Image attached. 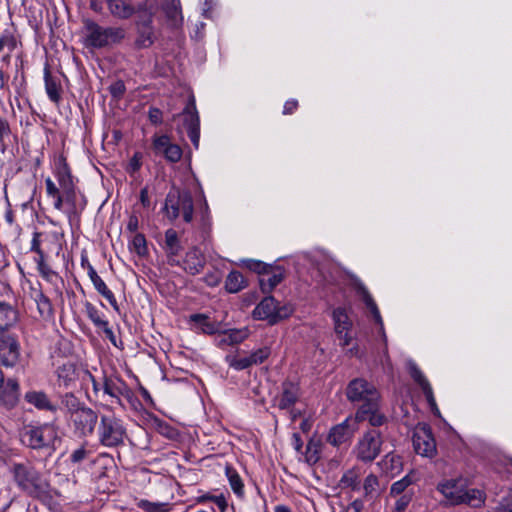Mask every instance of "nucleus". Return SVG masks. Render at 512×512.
<instances>
[{"label": "nucleus", "instance_id": "f257e3e1", "mask_svg": "<svg viewBox=\"0 0 512 512\" xmlns=\"http://www.w3.org/2000/svg\"><path fill=\"white\" fill-rule=\"evenodd\" d=\"M12 473L18 488L28 496L41 501L51 498L49 482L33 466L16 463L12 467Z\"/></svg>", "mask_w": 512, "mask_h": 512}, {"label": "nucleus", "instance_id": "f03ea898", "mask_svg": "<svg viewBox=\"0 0 512 512\" xmlns=\"http://www.w3.org/2000/svg\"><path fill=\"white\" fill-rule=\"evenodd\" d=\"M84 24V45L86 48L100 49L120 42L125 38V30L122 28H104L91 19H86Z\"/></svg>", "mask_w": 512, "mask_h": 512}, {"label": "nucleus", "instance_id": "7ed1b4c3", "mask_svg": "<svg viewBox=\"0 0 512 512\" xmlns=\"http://www.w3.org/2000/svg\"><path fill=\"white\" fill-rule=\"evenodd\" d=\"M21 442L35 450L51 448L58 440L57 427L50 423L26 425L20 431Z\"/></svg>", "mask_w": 512, "mask_h": 512}, {"label": "nucleus", "instance_id": "20e7f679", "mask_svg": "<svg viewBox=\"0 0 512 512\" xmlns=\"http://www.w3.org/2000/svg\"><path fill=\"white\" fill-rule=\"evenodd\" d=\"M164 210L170 220L177 219L180 214L186 223L193 219V199L189 192L171 189L166 196Z\"/></svg>", "mask_w": 512, "mask_h": 512}, {"label": "nucleus", "instance_id": "39448f33", "mask_svg": "<svg viewBox=\"0 0 512 512\" xmlns=\"http://www.w3.org/2000/svg\"><path fill=\"white\" fill-rule=\"evenodd\" d=\"M294 309L291 304L280 305L273 296H267L253 310V317L257 320H266L270 325L288 318Z\"/></svg>", "mask_w": 512, "mask_h": 512}, {"label": "nucleus", "instance_id": "423d86ee", "mask_svg": "<svg viewBox=\"0 0 512 512\" xmlns=\"http://www.w3.org/2000/svg\"><path fill=\"white\" fill-rule=\"evenodd\" d=\"M383 439L381 433L372 429L363 434L353 449L355 457L362 462L370 463L381 453Z\"/></svg>", "mask_w": 512, "mask_h": 512}, {"label": "nucleus", "instance_id": "0eeeda50", "mask_svg": "<svg viewBox=\"0 0 512 512\" xmlns=\"http://www.w3.org/2000/svg\"><path fill=\"white\" fill-rule=\"evenodd\" d=\"M346 396L351 402L361 403L360 406L375 405L376 401H380L376 387L364 378L351 380L346 388Z\"/></svg>", "mask_w": 512, "mask_h": 512}, {"label": "nucleus", "instance_id": "6e6552de", "mask_svg": "<svg viewBox=\"0 0 512 512\" xmlns=\"http://www.w3.org/2000/svg\"><path fill=\"white\" fill-rule=\"evenodd\" d=\"M126 428L115 415L101 416L98 428L99 440L105 446H116L123 443Z\"/></svg>", "mask_w": 512, "mask_h": 512}, {"label": "nucleus", "instance_id": "1a4fd4ad", "mask_svg": "<svg viewBox=\"0 0 512 512\" xmlns=\"http://www.w3.org/2000/svg\"><path fill=\"white\" fill-rule=\"evenodd\" d=\"M98 419L97 412L86 406L67 420L75 436L86 438L93 435Z\"/></svg>", "mask_w": 512, "mask_h": 512}, {"label": "nucleus", "instance_id": "9d476101", "mask_svg": "<svg viewBox=\"0 0 512 512\" xmlns=\"http://www.w3.org/2000/svg\"><path fill=\"white\" fill-rule=\"evenodd\" d=\"M63 212L70 223L79 222L80 216L86 207L84 195L76 191V187L62 191Z\"/></svg>", "mask_w": 512, "mask_h": 512}, {"label": "nucleus", "instance_id": "9b49d317", "mask_svg": "<svg viewBox=\"0 0 512 512\" xmlns=\"http://www.w3.org/2000/svg\"><path fill=\"white\" fill-rule=\"evenodd\" d=\"M412 440L417 454L429 458L436 454V442L428 425L419 424L416 426Z\"/></svg>", "mask_w": 512, "mask_h": 512}, {"label": "nucleus", "instance_id": "f8f14e48", "mask_svg": "<svg viewBox=\"0 0 512 512\" xmlns=\"http://www.w3.org/2000/svg\"><path fill=\"white\" fill-rule=\"evenodd\" d=\"M110 399L111 405L117 404L125 409L124 400L128 401V387L126 383L116 376L103 377V397Z\"/></svg>", "mask_w": 512, "mask_h": 512}, {"label": "nucleus", "instance_id": "ddd939ff", "mask_svg": "<svg viewBox=\"0 0 512 512\" xmlns=\"http://www.w3.org/2000/svg\"><path fill=\"white\" fill-rule=\"evenodd\" d=\"M20 359V343L11 335L0 337V364L5 367H14Z\"/></svg>", "mask_w": 512, "mask_h": 512}, {"label": "nucleus", "instance_id": "4468645a", "mask_svg": "<svg viewBox=\"0 0 512 512\" xmlns=\"http://www.w3.org/2000/svg\"><path fill=\"white\" fill-rule=\"evenodd\" d=\"M184 127L187 131V135L191 140L194 147H199L200 140V120L194 101L189 103L182 112Z\"/></svg>", "mask_w": 512, "mask_h": 512}, {"label": "nucleus", "instance_id": "2eb2a0df", "mask_svg": "<svg viewBox=\"0 0 512 512\" xmlns=\"http://www.w3.org/2000/svg\"><path fill=\"white\" fill-rule=\"evenodd\" d=\"M300 397L299 386L293 382L285 381L281 393L275 397V406L280 410L291 409Z\"/></svg>", "mask_w": 512, "mask_h": 512}, {"label": "nucleus", "instance_id": "dca6fc26", "mask_svg": "<svg viewBox=\"0 0 512 512\" xmlns=\"http://www.w3.org/2000/svg\"><path fill=\"white\" fill-rule=\"evenodd\" d=\"M355 428L351 421L346 419L340 424L333 426L327 436V442L335 447L348 443L353 437Z\"/></svg>", "mask_w": 512, "mask_h": 512}, {"label": "nucleus", "instance_id": "f3484780", "mask_svg": "<svg viewBox=\"0 0 512 512\" xmlns=\"http://www.w3.org/2000/svg\"><path fill=\"white\" fill-rule=\"evenodd\" d=\"M82 372H86V369L71 362L59 366L56 371L59 383L65 388L74 387L78 380L82 382Z\"/></svg>", "mask_w": 512, "mask_h": 512}, {"label": "nucleus", "instance_id": "a211bd4d", "mask_svg": "<svg viewBox=\"0 0 512 512\" xmlns=\"http://www.w3.org/2000/svg\"><path fill=\"white\" fill-rule=\"evenodd\" d=\"M409 373H410V376L412 377V379L421 388L433 413H438L439 410H438V407L436 404V400H435V397L433 394L432 387H431L429 381L427 380V378L425 377V375L420 370V368L415 363H411L409 366Z\"/></svg>", "mask_w": 512, "mask_h": 512}, {"label": "nucleus", "instance_id": "6ab92c4d", "mask_svg": "<svg viewBox=\"0 0 512 512\" xmlns=\"http://www.w3.org/2000/svg\"><path fill=\"white\" fill-rule=\"evenodd\" d=\"M356 420L368 421L373 427H379L386 423L387 417L380 410V401H376L375 405L360 406L356 413Z\"/></svg>", "mask_w": 512, "mask_h": 512}, {"label": "nucleus", "instance_id": "aec40b11", "mask_svg": "<svg viewBox=\"0 0 512 512\" xmlns=\"http://www.w3.org/2000/svg\"><path fill=\"white\" fill-rule=\"evenodd\" d=\"M333 320L335 325V333L340 340V344L345 347L350 344L351 337L348 331L351 328V322L346 311L343 308H336L333 311Z\"/></svg>", "mask_w": 512, "mask_h": 512}, {"label": "nucleus", "instance_id": "412c9836", "mask_svg": "<svg viewBox=\"0 0 512 512\" xmlns=\"http://www.w3.org/2000/svg\"><path fill=\"white\" fill-rule=\"evenodd\" d=\"M24 399L27 403L33 405L41 411L56 413L58 405L54 403L44 391L31 390L25 393Z\"/></svg>", "mask_w": 512, "mask_h": 512}, {"label": "nucleus", "instance_id": "4be33fe9", "mask_svg": "<svg viewBox=\"0 0 512 512\" xmlns=\"http://www.w3.org/2000/svg\"><path fill=\"white\" fill-rule=\"evenodd\" d=\"M19 401V383L16 379L9 378L0 387V402L7 409H12Z\"/></svg>", "mask_w": 512, "mask_h": 512}, {"label": "nucleus", "instance_id": "5701e85b", "mask_svg": "<svg viewBox=\"0 0 512 512\" xmlns=\"http://www.w3.org/2000/svg\"><path fill=\"white\" fill-rule=\"evenodd\" d=\"M205 263V256L198 247L194 246L187 251L183 260V268L187 273L196 275L203 270Z\"/></svg>", "mask_w": 512, "mask_h": 512}, {"label": "nucleus", "instance_id": "b1692460", "mask_svg": "<svg viewBox=\"0 0 512 512\" xmlns=\"http://www.w3.org/2000/svg\"><path fill=\"white\" fill-rule=\"evenodd\" d=\"M352 287L356 291V293L361 297L366 307L370 310L374 320L382 326V318L379 309L375 301L373 300L372 296L370 295L368 289L363 284V282L358 278H353Z\"/></svg>", "mask_w": 512, "mask_h": 512}, {"label": "nucleus", "instance_id": "393cba45", "mask_svg": "<svg viewBox=\"0 0 512 512\" xmlns=\"http://www.w3.org/2000/svg\"><path fill=\"white\" fill-rule=\"evenodd\" d=\"M18 320V309L6 301H0V333L9 331L17 324Z\"/></svg>", "mask_w": 512, "mask_h": 512}, {"label": "nucleus", "instance_id": "a878e982", "mask_svg": "<svg viewBox=\"0 0 512 512\" xmlns=\"http://www.w3.org/2000/svg\"><path fill=\"white\" fill-rule=\"evenodd\" d=\"M437 490L445 497L450 505H457L454 497H460L463 493L461 479H447L437 485Z\"/></svg>", "mask_w": 512, "mask_h": 512}, {"label": "nucleus", "instance_id": "bb28decb", "mask_svg": "<svg viewBox=\"0 0 512 512\" xmlns=\"http://www.w3.org/2000/svg\"><path fill=\"white\" fill-rule=\"evenodd\" d=\"M284 279V272L280 267L273 268L272 266L259 277L260 289L263 293L268 294L279 285Z\"/></svg>", "mask_w": 512, "mask_h": 512}, {"label": "nucleus", "instance_id": "cd10ccee", "mask_svg": "<svg viewBox=\"0 0 512 512\" xmlns=\"http://www.w3.org/2000/svg\"><path fill=\"white\" fill-rule=\"evenodd\" d=\"M55 177L62 191L75 188L69 165L63 156L55 163Z\"/></svg>", "mask_w": 512, "mask_h": 512}, {"label": "nucleus", "instance_id": "c85d7f7f", "mask_svg": "<svg viewBox=\"0 0 512 512\" xmlns=\"http://www.w3.org/2000/svg\"><path fill=\"white\" fill-rule=\"evenodd\" d=\"M162 9L171 27L178 28L182 25L183 16L180 0H163Z\"/></svg>", "mask_w": 512, "mask_h": 512}, {"label": "nucleus", "instance_id": "c756f323", "mask_svg": "<svg viewBox=\"0 0 512 512\" xmlns=\"http://www.w3.org/2000/svg\"><path fill=\"white\" fill-rule=\"evenodd\" d=\"M45 90L51 102L58 105L62 100V86L57 77L51 75L48 67L44 69Z\"/></svg>", "mask_w": 512, "mask_h": 512}, {"label": "nucleus", "instance_id": "7c9ffc66", "mask_svg": "<svg viewBox=\"0 0 512 512\" xmlns=\"http://www.w3.org/2000/svg\"><path fill=\"white\" fill-rule=\"evenodd\" d=\"M190 322L193 328L206 334H215L220 332L221 325L212 320L205 314H193L190 316Z\"/></svg>", "mask_w": 512, "mask_h": 512}, {"label": "nucleus", "instance_id": "2f4dec72", "mask_svg": "<svg viewBox=\"0 0 512 512\" xmlns=\"http://www.w3.org/2000/svg\"><path fill=\"white\" fill-rule=\"evenodd\" d=\"M454 500L457 505L467 504L472 508H480L485 503L486 494L482 490L472 488L463 490L462 496L454 497Z\"/></svg>", "mask_w": 512, "mask_h": 512}, {"label": "nucleus", "instance_id": "473e14b6", "mask_svg": "<svg viewBox=\"0 0 512 512\" xmlns=\"http://www.w3.org/2000/svg\"><path fill=\"white\" fill-rule=\"evenodd\" d=\"M60 402L68 418L86 407L72 392H66L60 396Z\"/></svg>", "mask_w": 512, "mask_h": 512}, {"label": "nucleus", "instance_id": "72a5a7b5", "mask_svg": "<svg viewBox=\"0 0 512 512\" xmlns=\"http://www.w3.org/2000/svg\"><path fill=\"white\" fill-rule=\"evenodd\" d=\"M151 16H145V19L141 24L137 25L139 36L137 37L135 44L138 47H147L152 44V27H151Z\"/></svg>", "mask_w": 512, "mask_h": 512}, {"label": "nucleus", "instance_id": "f704fd0d", "mask_svg": "<svg viewBox=\"0 0 512 512\" xmlns=\"http://www.w3.org/2000/svg\"><path fill=\"white\" fill-rule=\"evenodd\" d=\"M247 286L245 277L239 271H231L225 280V289L229 293H238Z\"/></svg>", "mask_w": 512, "mask_h": 512}, {"label": "nucleus", "instance_id": "c9c22d12", "mask_svg": "<svg viewBox=\"0 0 512 512\" xmlns=\"http://www.w3.org/2000/svg\"><path fill=\"white\" fill-rule=\"evenodd\" d=\"M322 443L319 439L310 438L304 453L305 461L309 465L316 464L321 456Z\"/></svg>", "mask_w": 512, "mask_h": 512}, {"label": "nucleus", "instance_id": "e433bc0d", "mask_svg": "<svg viewBox=\"0 0 512 512\" xmlns=\"http://www.w3.org/2000/svg\"><path fill=\"white\" fill-rule=\"evenodd\" d=\"M34 300L42 317L48 318L53 315L52 303L50 299L42 292V290L34 291Z\"/></svg>", "mask_w": 512, "mask_h": 512}, {"label": "nucleus", "instance_id": "4c0bfd02", "mask_svg": "<svg viewBox=\"0 0 512 512\" xmlns=\"http://www.w3.org/2000/svg\"><path fill=\"white\" fill-rule=\"evenodd\" d=\"M47 196L53 199V206L56 210H63L62 190L56 186L51 178L45 180Z\"/></svg>", "mask_w": 512, "mask_h": 512}, {"label": "nucleus", "instance_id": "58836bf2", "mask_svg": "<svg viewBox=\"0 0 512 512\" xmlns=\"http://www.w3.org/2000/svg\"><path fill=\"white\" fill-rule=\"evenodd\" d=\"M386 473L394 475L401 469L402 462L401 458L395 454L388 453L379 463Z\"/></svg>", "mask_w": 512, "mask_h": 512}, {"label": "nucleus", "instance_id": "ea45409f", "mask_svg": "<svg viewBox=\"0 0 512 512\" xmlns=\"http://www.w3.org/2000/svg\"><path fill=\"white\" fill-rule=\"evenodd\" d=\"M108 9L115 18H128V1L127 0H108Z\"/></svg>", "mask_w": 512, "mask_h": 512}, {"label": "nucleus", "instance_id": "a19ab883", "mask_svg": "<svg viewBox=\"0 0 512 512\" xmlns=\"http://www.w3.org/2000/svg\"><path fill=\"white\" fill-rule=\"evenodd\" d=\"M36 263L39 274L46 281L55 284L57 280L61 279L58 273L52 270V268L45 262L42 256L40 258H36Z\"/></svg>", "mask_w": 512, "mask_h": 512}, {"label": "nucleus", "instance_id": "79ce46f5", "mask_svg": "<svg viewBox=\"0 0 512 512\" xmlns=\"http://www.w3.org/2000/svg\"><path fill=\"white\" fill-rule=\"evenodd\" d=\"M138 507L146 512H171L173 504L168 502H150L148 500H139Z\"/></svg>", "mask_w": 512, "mask_h": 512}, {"label": "nucleus", "instance_id": "37998d69", "mask_svg": "<svg viewBox=\"0 0 512 512\" xmlns=\"http://www.w3.org/2000/svg\"><path fill=\"white\" fill-rule=\"evenodd\" d=\"M165 246L169 256L178 255L179 251L181 250V245L175 230L168 229L166 231Z\"/></svg>", "mask_w": 512, "mask_h": 512}, {"label": "nucleus", "instance_id": "c03bdc74", "mask_svg": "<svg viewBox=\"0 0 512 512\" xmlns=\"http://www.w3.org/2000/svg\"><path fill=\"white\" fill-rule=\"evenodd\" d=\"M226 475L228 477L230 486L235 494L238 496H242L244 494V485L241 477L237 473V471L231 466H226Z\"/></svg>", "mask_w": 512, "mask_h": 512}, {"label": "nucleus", "instance_id": "a18cd8bd", "mask_svg": "<svg viewBox=\"0 0 512 512\" xmlns=\"http://www.w3.org/2000/svg\"><path fill=\"white\" fill-rule=\"evenodd\" d=\"M359 484V474L354 469L346 471L340 479V486L342 488H350L352 490H357L359 489Z\"/></svg>", "mask_w": 512, "mask_h": 512}, {"label": "nucleus", "instance_id": "49530a36", "mask_svg": "<svg viewBox=\"0 0 512 512\" xmlns=\"http://www.w3.org/2000/svg\"><path fill=\"white\" fill-rule=\"evenodd\" d=\"M81 265L84 269L87 270L88 276L90 280L92 281L95 289H104L105 288V282L101 279V277L97 274L94 267L90 264L87 257L82 256L81 258Z\"/></svg>", "mask_w": 512, "mask_h": 512}, {"label": "nucleus", "instance_id": "de8ad7c7", "mask_svg": "<svg viewBox=\"0 0 512 512\" xmlns=\"http://www.w3.org/2000/svg\"><path fill=\"white\" fill-rule=\"evenodd\" d=\"M17 45L16 38L14 35L8 31H4L0 37V53L3 51H7L4 60L9 57L10 52H12Z\"/></svg>", "mask_w": 512, "mask_h": 512}, {"label": "nucleus", "instance_id": "09e8293b", "mask_svg": "<svg viewBox=\"0 0 512 512\" xmlns=\"http://www.w3.org/2000/svg\"><path fill=\"white\" fill-rule=\"evenodd\" d=\"M133 479L131 480L139 488L144 487L147 483H150L151 474L146 468H134L131 472Z\"/></svg>", "mask_w": 512, "mask_h": 512}, {"label": "nucleus", "instance_id": "8fccbe9b", "mask_svg": "<svg viewBox=\"0 0 512 512\" xmlns=\"http://www.w3.org/2000/svg\"><path fill=\"white\" fill-rule=\"evenodd\" d=\"M248 336L247 330L230 329L224 333L223 342L228 345L238 344Z\"/></svg>", "mask_w": 512, "mask_h": 512}, {"label": "nucleus", "instance_id": "3c124183", "mask_svg": "<svg viewBox=\"0 0 512 512\" xmlns=\"http://www.w3.org/2000/svg\"><path fill=\"white\" fill-rule=\"evenodd\" d=\"M85 311L88 316V318L94 323L95 326L98 328H103L105 325L108 324L107 321L103 320L100 311L91 303L86 302L85 304Z\"/></svg>", "mask_w": 512, "mask_h": 512}, {"label": "nucleus", "instance_id": "603ef678", "mask_svg": "<svg viewBox=\"0 0 512 512\" xmlns=\"http://www.w3.org/2000/svg\"><path fill=\"white\" fill-rule=\"evenodd\" d=\"M83 379L81 382V385L86 387L89 384L92 385L93 392L95 396H98L100 392L103 393V380L98 381L91 373L90 371L86 370V372H82Z\"/></svg>", "mask_w": 512, "mask_h": 512}, {"label": "nucleus", "instance_id": "864d4df0", "mask_svg": "<svg viewBox=\"0 0 512 512\" xmlns=\"http://www.w3.org/2000/svg\"><path fill=\"white\" fill-rule=\"evenodd\" d=\"M414 482L412 476L407 474L401 480L396 481L390 488V495L398 496L401 495L412 483Z\"/></svg>", "mask_w": 512, "mask_h": 512}, {"label": "nucleus", "instance_id": "5fc2aeb1", "mask_svg": "<svg viewBox=\"0 0 512 512\" xmlns=\"http://www.w3.org/2000/svg\"><path fill=\"white\" fill-rule=\"evenodd\" d=\"M226 359H227L229 365L236 370H244V369H247V368L253 366L249 356H245V357L227 356Z\"/></svg>", "mask_w": 512, "mask_h": 512}, {"label": "nucleus", "instance_id": "6e6d98bb", "mask_svg": "<svg viewBox=\"0 0 512 512\" xmlns=\"http://www.w3.org/2000/svg\"><path fill=\"white\" fill-rule=\"evenodd\" d=\"M271 354V349L269 347H262L258 350L252 352L249 357L252 362V365H258L263 363Z\"/></svg>", "mask_w": 512, "mask_h": 512}, {"label": "nucleus", "instance_id": "4d7b16f0", "mask_svg": "<svg viewBox=\"0 0 512 512\" xmlns=\"http://www.w3.org/2000/svg\"><path fill=\"white\" fill-rule=\"evenodd\" d=\"M243 263L250 271H253V272L259 274V277L262 276L265 272H267V270L271 267L261 261L252 260V259L245 260Z\"/></svg>", "mask_w": 512, "mask_h": 512}, {"label": "nucleus", "instance_id": "13d9d810", "mask_svg": "<svg viewBox=\"0 0 512 512\" xmlns=\"http://www.w3.org/2000/svg\"><path fill=\"white\" fill-rule=\"evenodd\" d=\"M163 154L170 162H178L182 157V150L178 145L171 143L169 147H166Z\"/></svg>", "mask_w": 512, "mask_h": 512}, {"label": "nucleus", "instance_id": "bf43d9fd", "mask_svg": "<svg viewBox=\"0 0 512 512\" xmlns=\"http://www.w3.org/2000/svg\"><path fill=\"white\" fill-rule=\"evenodd\" d=\"M133 247L139 256L147 254V243L144 235L136 234L133 238Z\"/></svg>", "mask_w": 512, "mask_h": 512}, {"label": "nucleus", "instance_id": "052dcab7", "mask_svg": "<svg viewBox=\"0 0 512 512\" xmlns=\"http://www.w3.org/2000/svg\"><path fill=\"white\" fill-rule=\"evenodd\" d=\"M494 512H512V493H509L500 500Z\"/></svg>", "mask_w": 512, "mask_h": 512}, {"label": "nucleus", "instance_id": "680f3d73", "mask_svg": "<svg viewBox=\"0 0 512 512\" xmlns=\"http://www.w3.org/2000/svg\"><path fill=\"white\" fill-rule=\"evenodd\" d=\"M109 91L114 98H120L126 91V85L124 81H116L109 87Z\"/></svg>", "mask_w": 512, "mask_h": 512}, {"label": "nucleus", "instance_id": "e2e57ef3", "mask_svg": "<svg viewBox=\"0 0 512 512\" xmlns=\"http://www.w3.org/2000/svg\"><path fill=\"white\" fill-rule=\"evenodd\" d=\"M378 486V478L374 474H369L364 480V490L366 494L375 491Z\"/></svg>", "mask_w": 512, "mask_h": 512}, {"label": "nucleus", "instance_id": "0e129e2a", "mask_svg": "<svg viewBox=\"0 0 512 512\" xmlns=\"http://www.w3.org/2000/svg\"><path fill=\"white\" fill-rule=\"evenodd\" d=\"M170 144V139L166 135L159 136L154 140V148L159 153H163L166 150V147H169Z\"/></svg>", "mask_w": 512, "mask_h": 512}, {"label": "nucleus", "instance_id": "69168bd1", "mask_svg": "<svg viewBox=\"0 0 512 512\" xmlns=\"http://www.w3.org/2000/svg\"><path fill=\"white\" fill-rule=\"evenodd\" d=\"M97 291L105 298L108 300V302L111 304V306L116 310V311H119V306H118V303L116 301V298L114 296V294L108 289V287L105 285V288L104 289H97Z\"/></svg>", "mask_w": 512, "mask_h": 512}, {"label": "nucleus", "instance_id": "338daca9", "mask_svg": "<svg viewBox=\"0 0 512 512\" xmlns=\"http://www.w3.org/2000/svg\"><path fill=\"white\" fill-rule=\"evenodd\" d=\"M11 133L8 121L0 116V145L4 146V139Z\"/></svg>", "mask_w": 512, "mask_h": 512}, {"label": "nucleus", "instance_id": "774afa93", "mask_svg": "<svg viewBox=\"0 0 512 512\" xmlns=\"http://www.w3.org/2000/svg\"><path fill=\"white\" fill-rule=\"evenodd\" d=\"M364 507L363 501L360 499H356L347 505L343 512H361Z\"/></svg>", "mask_w": 512, "mask_h": 512}]
</instances>
